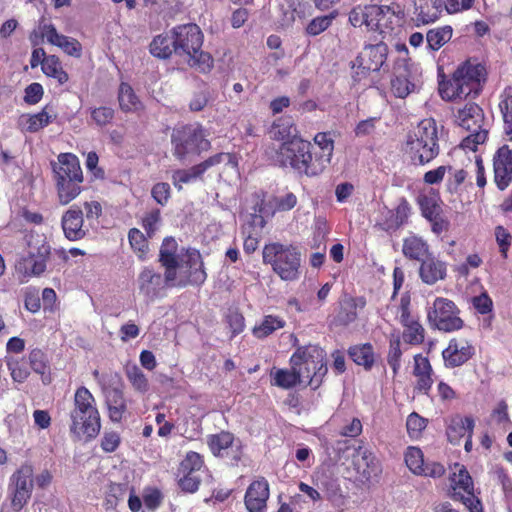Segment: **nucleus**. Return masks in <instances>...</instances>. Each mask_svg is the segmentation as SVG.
Instances as JSON below:
<instances>
[{"label":"nucleus","mask_w":512,"mask_h":512,"mask_svg":"<svg viewBox=\"0 0 512 512\" xmlns=\"http://www.w3.org/2000/svg\"><path fill=\"white\" fill-rule=\"evenodd\" d=\"M171 33L173 35L174 53L185 57L191 68L201 73H207L213 68L212 56L201 49L203 34L198 25H179L174 27Z\"/></svg>","instance_id":"1"},{"label":"nucleus","mask_w":512,"mask_h":512,"mask_svg":"<svg viewBox=\"0 0 512 512\" xmlns=\"http://www.w3.org/2000/svg\"><path fill=\"white\" fill-rule=\"evenodd\" d=\"M70 432L87 439L95 438L101 429V417L96 399L85 386L76 389L73 409L70 411Z\"/></svg>","instance_id":"2"},{"label":"nucleus","mask_w":512,"mask_h":512,"mask_svg":"<svg viewBox=\"0 0 512 512\" xmlns=\"http://www.w3.org/2000/svg\"><path fill=\"white\" fill-rule=\"evenodd\" d=\"M485 81V68L479 63L465 62L452 74V77L440 83L439 92L445 100L476 97Z\"/></svg>","instance_id":"3"},{"label":"nucleus","mask_w":512,"mask_h":512,"mask_svg":"<svg viewBox=\"0 0 512 512\" xmlns=\"http://www.w3.org/2000/svg\"><path fill=\"white\" fill-rule=\"evenodd\" d=\"M53 171L59 203L67 205L81 193L80 162L74 154L63 153L58 156V163L53 164Z\"/></svg>","instance_id":"4"},{"label":"nucleus","mask_w":512,"mask_h":512,"mask_svg":"<svg viewBox=\"0 0 512 512\" xmlns=\"http://www.w3.org/2000/svg\"><path fill=\"white\" fill-rule=\"evenodd\" d=\"M207 130L200 123L182 124L171 133L172 154L179 161L199 156L211 148Z\"/></svg>","instance_id":"5"},{"label":"nucleus","mask_w":512,"mask_h":512,"mask_svg":"<svg viewBox=\"0 0 512 512\" xmlns=\"http://www.w3.org/2000/svg\"><path fill=\"white\" fill-rule=\"evenodd\" d=\"M326 354L317 345L299 347L290 357V365L297 369L302 383L317 389L327 373Z\"/></svg>","instance_id":"6"},{"label":"nucleus","mask_w":512,"mask_h":512,"mask_svg":"<svg viewBox=\"0 0 512 512\" xmlns=\"http://www.w3.org/2000/svg\"><path fill=\"white\" fill-rule=\"evenodd\" d=\"M406 151L414 163L425 165L439 154L438 133L433 119L422 120L406 140Z\"/></svg>","instance_id":"7"},{"label":"nucleus","mask_w":512,"mask_h":512,"mask_svg":"<svg viewBox=\"0 0 512 512\" xmlns=\"http://www.w3.org/2000/svg\"><path fill=\"white\" fill-rule=\"evenodd\" d=\"M263 263L284 281H293L299 277L301 255L292 245L281 243L266 244L262 251Z\"/></svg>","instance_id":"8"},{"label":"nucleus","mask_w":512,"mask_h":512,"mask_svg":"<svg viewBox=\"0 0 512 512\" xmlns=\"http://www.w3.org/2000/svg\"><path fill=\"white\" fill-rule=\"evenodd\" d=\"M455 122L469 134L463 139L462 147L475 151L477 145L483 144L488 136V129L485 127L484 113L482 108L475 103H468L459 109Z\"/></svg>","instance_id":"9"},{"label":"nucleus","mask_w":512,"mask_h":512,"mask_svg":"<svg viewBox=\"0 0 512 512\" xmlns=\"http://www.w3.org/2000/svg\"><path fill=\"white\" fill-rule=\"evenodd\" d=\"M427 319L432 328L443 332H453L463 327L459 310L455 303L447 298L437 297L428 308Z\"/></svg>","instance_id":"10"},{"label":"nucleus","mask_w":512,"mask_h":512,"mask_svg":"<svg viewBox=\"0 0 512 512\" xmlns=\"http://www.w3.org/2000/svg\"><path fill=\"white\" fill-rule=\"evenodd\" d=\"M28 246V255L17 263V269L25 276H39L46 270L51 246L46 237L39 234L30 237Z\"/></svg>","instance_id":"11"},{"label":"nucleus","mask_w":512,"mask_h":512,"mask_svg":"<svg viewBox=\"0 0 512 512\" xmlns=\"http://www.w3.org/2000/svg\"><path fill=\"white\" fill-rule=\"evenodd\" d=\"M307 147H311L310 142L292 137V139L279 145L272 156V160L275 165L280 167H291L294 170L307 169L304 160Z\"/></svg>","instance_id":"12"},{"label":"nucleus","mask_w":512,"mask_h":512,"mask_svg":"<svg viewBox=\"0 0 512 512\" xmlns=\"http://www.w3.org/2000/svg\"><path fill=\"white\" fill-rule=\"evenodd\" d=\"M33 490V468L31 465H22L10 478L9 491L11 506L20 511L28 502Z\"/></svg>","instance_id":"13"},{"label":"nucleus","mask_w":512,"mask_h":512,"mask_svg":"<svg viewBox=\"0 0 512 512\" xmlns=\"http://www.w3.org/2000/svg\"><path fill=\"white\" fill-rule=\"evenodd\" d=\"M451 497L460 500L471 512H480L481 503L474 496V487L471 476L464 466H456L451 478Z\"/></svg>","instance_id":"14"},{"label":"nucleus","mask_w":512,"mask_h":512,"mask_svg":"<svg viewBox=\"0 0 512 512\" xmlns=\"http://www.w3.org/2000/svg\"><path fill=\"white\" fill-rule=\"evenodd\" d=\"M232 162V156L229 153H217L199 164L188 169H177L172 174L173 185L178 189H182L183 184H190L202 179L204 173L211 167L217 166L222 162Z\"/></svg>","instance_id":"15"},{"label":"nucleus","mask_w":512,"mask_h":512,"mask_svg":"<svg viewBox=\"0 0 512 512\" xmlns=\"http://www.w3.org/2000/svg\"><path fill=\"white\" fill-rule=\"evenodd\" d=\"M388 55V46L383 41L365 45L356 58L358 67L366 72H378L384 66Z\"/></svg>","instance_id":"16"},{"label":"nucleus","mask_w":512,"mask_h":512,"mask_svg":"<svg viewBox=\"0 0 512 512\" xmlns=\"http://www.w3.org/2000/svg\"><path fill=\"white\" fill-rule=\"evenodd\" d=\"M494 183L500 191L506 190L512 182V149L500 147L493 157Z\"/></svg>","instance_id":"17"},{"label":"nucleus","mask_w":512,"mask_h":512,"mask_svg":"<svg viewBox=\"0 0 512 512\" xmlns=\"http://www.w3.org/2000/svg\"><path fill=\"white\" fill-rule=\"evenodd\" d=\"M40 37L46 38L51 45L59 47L69 56L80 58L82 55L81 43L72 37L60 34L53 24L40 25Z\"/></svg>","instance_id":"18"},{"label":"nucleus","mask_w":512,"mask_h":512,"mask_svg":"<svg viewBox=\"0 0 512 512\" xmlns=\"http://www.w3.org/2000/svg\"><path fill=\"white\" fill-rule=\"evenodd\" d=\"M269 495V484L265 478L261 477L253 481L244 496V504L248 512H266Z\"/></svg>","instance_id":"19"},{"label":"nucleus","mask_w":512,"mask_h":512,"mask_svg":"<svg viewBox=\"0 0 512 512\" xmlns=\"http://www.w3.org/2000/svg\"><path fill=\"white\" fill-rule=\"evenodd\" d=\"M61 225L65 237L70 241H77L85 237L83 228V211L76 205L71 206L62 216Z\"/></svg>","instance_id":"20"},{"label":"nucleus","mask_w":512,"mask_h":512,"mask_svg":"<svg viewBox=\"0 0 512 512\" xmlns=\"http://www.w3.org/2000/svg\"><path fill=\"white\" fill-rule=\"evenodd\" d=\"M474 354V348L466 341H458L452 339L446 349L443 350L442 356L445 366L454 368L466 363Z\"/></svg>","instance_id":"21"},{"label":"nucleus","mask_w":512,"mask_h":512,"mask_svg":"<svg viewBox=\"0 0 512 512\" xmlns=\"http://www.w3.org/2000/svg\"><path fill=\"white\" fill-rule=\"evenodd\" d=\"M379 9L377 16L373 17L370 21V31H377L380 34H388L394 30L396 26H400L402 20V13L395 12L390 6L375 5Z\"/></svg>","instance_id":"22"},{"label":"nucleus","mask_w":512,"mask_h":512,"mask_svg":"<svg viewBox=\"0 0 512 512\" xmlns=\"http://www.w3.org/2000/svg\"><path fill=\"white\" fill-rule=\"evenodd\" d=\"M443 11L455 14L449 10L447 0H417L415 13L417 20L423 24H429L439 19Z\"/></svg>","instance_id":"23"},{"label":"nucleus","mask_w":512,"mask_h":512,"mask_svg":"<svg viewBox=\"0 0 512 512\" xmlns=\"http://www.w3.org/2000/svg\"><path fill=\"white\" fill-rule=\"evenodd\" d=\"M356 472L364 479L369 480L380 472L378 459L373 453L363 447H358L352 458Z\"/></svg>","instance_id":"24"},{"label":"nucleus","mask_w":512,"mask_h":512,"mask_svg":"<svg viewBox=\"0 0 512 512\" xmlns=\"http://www.w3.org/2000/svg\"><path fill=\"white\" fill-rule=\"evenodd\" d=\"M180 269L187 274L190 284H202L207 278L201 254L195 249L187 250Z\"/></svg>","instance_id":"25"},{"label":"nucleus","mask_w":512,"mask_h":512,"mask_svg":"<svg viewBox=\"0 0 512 512\" xmlns=\"http://www.w3.org/2000/svg\"><path fill=\"white\" fill-rule=\"evenodd\" d=\"M447 275V264L431 255L421 261L419 267L420 279L427 285H433L444 280Z\"/></svg>","instance_id":"26"},{"label":"nucleus","mask_w":512,"mask_h":512,"mask_svg":"<svg viewBox=\"0 0 512 512\" xmlns=\"http://www.w3.org/2000/svg\"><path fill=\"white\" fill-rule=\"evenodd\" d=\"M140 293L148 300L157 298L163 288V278L152 269L144 268L137 279Z\"/></svg>","instance_id":"27"},{"label":"nucleus","mask_w":512,"mask_h":512,"mask_svg":"<svg viewBox=\"0 0 512 512\" xmlns=\"http://www.w3.org/2000/svg\"><path fill=\"white\" fill-rule=\"evenodd\" d=\"M55 118L56 114L50 113L46 106L39 113L21 115L18 126L24 132L35 133L48 126Z\"/></svg>","instance_id":"28"},{"label":"nucleus","mask_w":512,"mask_h":512,"mask_svg":"<svg viewBox=\"0 0 512 512\" xmlns=\"http://www.w3.org/2000/svg\"><path fill=\"white\" fill-rule=\"evenodd\" d=\"M413 374L417 378L415 389L418 392L427 394L433 384L431 377L432 367L428 358L421 354L414 356Z\"/></svg>","instance_id":"29"},{"label":"nucleus","mask_w":512,"mask_h":512,"mask_svg":"<svg viewBox=\"0 0 512 512\" xmlns=\"http://www.w3.org/2000/svg\"><path fill=\"white\" fill-rule=\"evenodd\" d=\"M475 423L470 416L455 415L450 419L446 430L447 437L452 444H458L464 436H472Z\"/></svg>","instance_id":"30"},{"label":"nucleus","mask_w":512,"mask_h":512,"mask_svg":"<svg viewBox=\"0 0 512 512\" xmlns=\"http://www.w3.org/2000/svg\"><path fill=\"white\" fill-rule=\"evenodd\" d=\"M105 402L112 422H120L127 410L123 392L118 388H109L105 391Z\"/></svg>","instance_id":"31"},{"label":"nucleus","mask_w":512,"mask_h":512,"mask_svg":"<svg viewBox=\"0 0 512 512\" xmlns=\"http://www.w3.org/2000/svg\"><path fill=\"white\" fill-rule=\"evenodd\" d=\"M366 301L362 297H346L340 303V310L335 317L339 325L347 326L357 319V309L364 308Z\"/></svg>","instance_id":"32"},{"label":"nucleus","mask_w":512,"mask_h":512,"mask_svg":"<svg viewBox=\"0 0 512 512\" xmlns=\"http://www.w3.org/2000/svg\"><path fill=\"white\" fill-rule=\"evenodd\" d=\"M498 106L503 118V134L512 142V86L502 91Z\"/></svg>","instance_id":"33"},{"label":"nucleus","mask_w":512,"mask_h":512,"mask_svg":"<svg viewBox=\"0 0 512 512\" xmlns=\"http://www.w3.org/2000/svg\"><path fill=\"white\" fill-rule=\"evenodd\" d=\"M402 252L411 260L422 261L429 254V245L421 237L411 235L403 240Z\"/></svg>","instance_id":"34"},{"label":"nucleus","mask_w":512,"mask_h":512,"mask_svg":"<svg viewBox=\"0 0 512 512\" xmlns=\"http://www.w3.org/2000/svg\"><path fill=\"white\" fill-rule=\"evenodd\" d=\"M417 204L419 205L421 215L426 220L435 218L443 213L440 197L432 191L420 194L417 197Z\"/></svg>","instance_id":"35"},{"label":"nucleus","mask_w":512,"mask_h":512,"mask_svg":"<svg viewBox=\"0 0 512 512\" xmlns=\"http://www.w3.org/2000/svg\"><path fill=\"white\" fill-rule=\"evenodd\" d=\"M207 444L217 457H225L228 455V450L234 447V436L227 431H221L217 434H211L207 437Z\"/></svg>","instance_id":"36"},{"label":"nucleus","mask_w":512,"mask_h":512,"mask_svg":"<svg viewBox=\"0 0 512 512\" xmlns=\"http://www.w3.org/2000/svg\"><path fill=\"white\" fill-rule=\"evenodd\" d=\"M119 106L124 112H137L143 108V104L135 94L133 88L122 82L118 90Z\"/></svg>","instance_id":"37"},{"label":"nucleus","mask_w":512,"mask_h":512,"mask_svg":"<svg viewBox=\"0 0 512 512\" xmlns=\"http://www.w3.org/2000/svg\"><path fill=\"white\" fill-rule=\"evenodd\" d=\"M285 324V320L279 316L266 315L257 325L254 326L252 333L256 338L264 339L275 331L282 329Z\"/></svg>","instance_id":"38"},{"label":"nucleus","mask_w":512,"mask_h":512,"mask_svg":"<svg viewBox=\"0 0 512 512\" xmlns=\"http://www.w3.org/2000/svg\"><path fill=\"white\" fill-rule=\"evenodd\" d=\"M271 384L282 389H291L302 383L297 369H276L271 371Z\"/></svg>","instance_id":"39"},{"label":"nucleus","mask_w":512,"mask_h":512,"mask_svg":"<svg viewBox=\"0 0 512 512\" xmlns=\"http://www.w3.org/2000/svg\"><path fill=\"white\" fill-rule=\"evenodd\" d=\"M375 5H365L354 7L349 13V22L354 27L365 26L370 31V21L377 16Z\"/></svg>","instance_id":"40"},{"label":"nucleus","mask_w":512,"mask_h":512,"mask_svg":"<svg viewBox=\"0 0 512 512\" xmlns=\"http://www.w3.org/2000/svg\"><path fill=\"white\" fill-rule=\"evenodd\" d=\"M453 35V29L449 25L430 29L426 34L427 46L430 50L438 51L448 43Z\"/></svg>","instance_id":"41"},{"label":"nucleus","mask_w":512,"mask_h":512,"mask_svg":"<svg viewBox=\"0 0 512 512\" xmlns=\"http://www.w3.org/2000/svg\"><path fill=\"white\" fill-rule=\"evenodd\" d=\"M150 53L160 59L169 58L174 52L173 35H157L150 43Z\"/></svg>","instance_id":"42"},{"label":"nucleus","mask_w":512,"mask_h":512,"mask_svg":"<svg viewBox=\"0 0 512 512\" xmlns=\"http://www.w3.org/2000/svg\"><path fill=\"white\" fill-rule=\"evenodd\" d=\"M349 355L356 364L362 365L366 369L371 368L374 363V353L371 344L353 346L349 349Z\"/></svg>","instance_id":"43"},{"label":"nucleus","mask_w":512,"mask_h":512,"mask_svg":"<svg viewBox=\"0 0 512 512\" xmlns=\"http://www.w3.org/2000/svg\"><path fill=\"white\" fill-rule=\"evenodd\" d=\"M338 13L332 11L327 15L313 18L306 26L305 32L309 36H317L326 31L336 19Z\"/></svg>","instance_id":"44"},{"label":"nucleus","mask_w":512,"mask_h":512,"mask_svg":"<svg viewBox=\"0 0 512 512\" xmlns=\"http://www.w3.org/2000/svg\"><path fill=\"white\" fill-rule=\"evenodd\" d=\"M7 367L12 379L18 383L24 382L30 374L28 361L24 358H7Z\"/></svg>","instance_id":"45"},{"label":"nucleus","mask_w":512,"mask_h":512,"mask_svg":"<svg viewBox=\"0 0 512 512\" xmlns=\"http://www.w3.org/2000/svg\"><path fill=\"white\" fill-rule=\"evenodd\" d=\"M314 142L321 150V153H319L318 156L322 159V163H327L329 165L334 151V140L330 133H317L314 137Z\"/></svg>","instance_id":"46"},{"label":"nucleus","mask_w":512,"mask_h":512,"mask_svg":"<svg viewBox=\"0 0 512 512\" xmlns=\"http://www.w3.org/2000/svg\"><path fill=\"white\" fill-rule=\"evenodd\" d=\"M177 243L173 238H165L159 254V260L164 267L178 266L176 258Z\"/></svg>","instance_id":"47"},{"label":"nucleus","mask_w":512,"mask_h":512,"mask_svg":"<svg viewBox=\"0 0 512 512\" xmlns=\"http://www.w3.org/2000/svg\"><path fill=\"white\" fill-rule=\"evenodd\" d=\"M311 147H307V154L305 153V165L307 169H297L299 173H304L307 176H316L322 173L325 168L328 166L327 163H322V159L318 156V154L313 155L311 152Z\"/></svg>","instance_id":"48"},{"label":"nucleus","mask_w":512,"mask_h":512,"mask_svg":"<svg viewBox=\"0 0 512 512\" xmlns=\"http://www.w3.org/2000/svg\"><path fill=\"white\" fill-rule=\"evenodd\" d=\"M405 462L411 472L416 475H422L425 464L421 449L409 447L405 453Z\"/></svg>","instance_id":"49"},{"label":"nucleus","mask_w":512,"mask_h":512,"mask_svg":"<svg viewBox=\"0 0 512 512\" xmlns=\"http://www.w3.org/2000/svg\"><path fill=\"white\" fill-rule=\"evenodd\" d=\"M399 224L394 217L393 210L386 207L379 211V215L375 221V228L385 232L396 231L399 228Z\"/></svg>","instance_id":"50"},{"label":"nucleus","mask_w":512,"mask_h":512,"mask_svg":"<svg viewBox=\"0 0 512 512\" xmlns=\"http://www.w3.org/2000/svg\"><path fill=\"white\" fill-rule=\"evenodd\" d=\"M204 467V461L202 456L194 451H190L186 454L185 458L181 462V471L188 473L201 474Z\"/></svg>","instance_id":"51"},{"label":"nucleus","mask_w":512,"mask_h":512,"mask_svg":"<svg viewBox=\"0 0 512 512\" xmlns=\"http://www.w3.org/2000/svg\"><path fill=\"white\" fill-rule=\"evenodd\" d=\"M161 223V212L159 209H152L142 217V227L149 237L159 229Z\"/></svg>","instance_id":"52"},{"label":"nucleus","mask_w":512,"mask_h":512,"mask_svg":"<svg viewBox=\"0 0 512 512\" xmlns=\"http://www.w3.org/2000/svg\"><path fill=\"white\" fill-rule=\"evenodd\" d=\"M391 88L396 97L405 98L415 89V84L405 76L399 75L391 81Z\"/></svg>","instance_id":"53"},{"label":"nucleus","mask_w":512,"mask_h":512,"mask_svg":"<svg viewBox=\"0 0 512 512\" xmlns=\"http://www.w3.org/2000/svg\"><path fill=\"white\" fill-rule=\"evenodd\" d=\"M495 239L499 246V251L504 259L508 256V251L512 242L511 233L503 226L498 225L495 227Z\"/></svg>","instance_id":"54"},{"label":"nucleus","mask_w":512,"mask_h":512,"mask_svg":"<svg viewBox=\"0 0 512 512\" xmlns=\"http://www.w3.org/2000/svg\"><path fill=\"white\" fill-rule=\"evenodd\" d=\"M126 373L128 380L136 390L140 392L147 391L148 380L144 373L137 366L127 368Z\"/></svg>","instance_id":"55"},{"label":"nucleus","mask_w":512,"mask_h":512,"mask_svg":"<svg viewBox=\"0 0 512 512\" xmlns=\"http://www.w3.org/2000/svg\"><path fill=\"white\" fill-rule=\"evenodd\" d=\"M403 339L409 344H421L424 341V328L418 321L408 325L405 327Z\"/></svg>","instance_id":"56"},{"label":"nucleus","mask_w":512,"mask_h":512,"mask_svg":"<svg viewBox=\"0 0 512 512\" xmlns=\"http://www.w3.org/2000/svg\"><path fill=\"white\" fill-rule=\"evenodd\" d=\"M427 426V419L421 417L416 412L411 413L406 421L408 434L411 437H419Z\"/></svg>","instance_id":"57"},{"label":"nucleus","mask_w":512,"mask_h":512,"mask_svg":"<svg viewBox=\"0 0 512 512\" xmlns=\"http://www.w3.org/2000/svg\"><path fill=\"white\" fill-rule=\"evenodd\" d=\"M28 365L29 367L36 373L44 374L46 367H47V361L45 354L39 350L34 349L30 352L29 358H28Z\"/></svg>","instance_id":"58"},{"label":"nucleus","mask_w":512,"mask_h":512,"mask_svg":"<svg viewBox=\"0 0 512 512\" xmlns=\"http://www.w3.org/2000/svg\"><path fill=\"white\" fill-rule=\"evenodd\" d=\"M211 94L208 90L195 92L189 102V109L192 112L202 111L210 102Z\"/></svg>","instance_id":"59"},{"label":"nucleus","mask_w":512,"mask_h":512,"mask_svg":"<svg viewBox=\"0 0 512 512\" xmlns=\"http://www.w3.org/2000/svg\"><path fill=\"white\" fill-rule=\"evenodd\" d=\"M163 500L161 491L157 488H146L143 492L144 505L150 509L155 510L158 508Z\"/></svg>","instance_id":"60"},{"label":"nucleus","mask_w":512,"mask_h":512,"mask_svg":"<svg viewBox=\"0 0 512 512\" xmlns=\"http://www.w3.org/2000/svg\"><path fill=\"white\" fill-rule=\"evenodd\" d=\"M91 117L98 126L109 124L114 117V110L110 107H98L91 110Z\"/></svg>","instance_id":"61"},{"label":"nucleus","mask_w":512,"mask_h":512,"mask_svg":"<svg viewBox=\"0 0 512 512\" xmlns=\"http://www.w3.org/2000/svg\"><path fill=\"white\" fill-rule=\"evenodd\" d=\"M184 476L179 480V486L180 488L189 493H194L198 490L200 482H201V475L196 473H188L183 472Z\"/></svg>","instance_id":"62"},{"label":"nucleus","mask_w":512,"mask_h":512,"mask_svg":"<svg viewBox=\"0 0 512 512\" xmlns=\"http://www.w3.org/2000/svg\"><path fill=\"white\" fill-rule=\"evenodd\" d=\"M170 185L165 182L155 184L151 190L153 199L160 205L164 206L170 198Z\"/></svg>","instance_id":"63"},{"label":"nucleus","mask_w":512,"mask_h":512,"mask_svg":"<svg viewBox=\"0 0 512 512\" xmlns=\"http://www.w3.org/2000/svg\"><path fill=\"white\" fill-rule=\"evenodd\" d=\"M128 239L131 247L135 251L144 253L147 249V240L144 234L137 228L130 229L128 233Z\"/></svg>","instance_id":"64"}]
</instances>
